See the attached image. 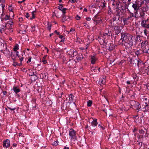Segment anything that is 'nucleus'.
<instances>
[{
    "label": "nucleus",
    "instance_id": "45",
    "mask_svg": "<svg viewBox=\"0 0 149 149\" xmlns=\"http://www.w3.org/2000/svg\"><path fill=\"white\" fill-rule=\"evenodd\" d=\"M31 57H29V58L28 59V60L27 61V63H29L31 61Z\"/></svg>",
    "mask_w": 149,
    "mask_h": 149
},
{
    "label": "nucleus",
    "instance_id": "35",
    "mask_svg": "<svg viewBox=\"0 0 149 149\" xmlns=\"http://www.w3.org/2000/svg\"><path fill=\"white\" fill-rule=\"evenodd\" d=\"M67 10L66 8H63L62 10H61L63 14H65L66 13L65 11Z\"/></svg>",
    "mask_w": 149,
    "mask_h": 149
},
{
    "label": "nucleus",
    "instance_id": "64",
    "mask_svg": "<svg viewBox=\"0 0 149 149\" xmlns=\"http://www.w3.org/2000/svg\"><path fill=\"white\" fill-rule=\"evenodd\" d=\"M63 149H69V148L68 147H65Z\"/></svg>",
    "mask_w": 149,
    "mask_h": 149
},
{
    "label": "nucleus",
    "instance_id": "27",
    "mask_svg": "<svg viewBox=\"0 0 149 149\" xmlns=\"http://www.w3.org/2000/svg\"><path fill=\"white\" fill-rule=\"evenodd\" d=\"M143 31L145 36H146L148 37V35L149 34V32L147 31L146 29H144Z\"/></svg>",
    "mask_w": 149,
    "mask_h": 149
},
{
    "label": "nucleus",
    "instance_id": "42",
    "mask_svg": "<svg viewBox=\"0 0 149 149\" xmlns=\"http://www.w3.org/2000/svg\"><path fill=\"white\" fill-rule=\"evenodd\" d=\"M9 16L8 15H6L5 17L4 18V19L6 21L7 20L9 19Z\"/></svg>",
    "mask_w": 149,
    "mask_h": 149
},
{
    "label": "nucleus",
    "instance_id": "19",
    "mask_svg": "<svg viewBox=\"0 0 149 149\" xmlns=\"http://www.w3.org/2000/svg\"><path fill=\"white\" fill-rule=\"evenodd\" d=\"M77 59L79 61L81 60L83 58V56L81 54H79L77 57Z\"/></svg>",
    "mask_w": 149,
    "mask_h": 149
},
{
    "label": "nucleus",
    "instance_id": "23",
    "mask_svg": "<svg viewBox=\"0 0 149 149\" xmlns=\"http://www.w3.org/2000/svg\"><path fill=\"white\" fill-rule=\"evenodd\" d=\"M18 56L20 62L21 63L24 59V57L22 54L20 55H19Z\"/></svg>",
    "mask_w": 149,
    "mask_h": 149
},
{
    "label": "nucleus",
    "instance_id": "18",
    "mask_svg": "<svg viewBox=\"0 0 149 149\" xmlns=\"http://www.w3.org/2000/svg\"><path fill=\"white\" fill-rule=\"evenodd\" d=\"M97 120L96 118L93 119V121L92 122L91 125L95 127L97 125Z\"/></svg>",
    "mask_w": 149,
    "mask_h": 149
},
{
    "label": "nucleus",
    "instance_id": "13",
    "mask_svg": "<svg viewBox=\"0 0 149 149\" xmlns=\"http://www.w3.org/2000/svg\"><path fill=\"white\" fill-rule=\"evenodd\" d=\"M105 44L106 48L110 51L112 50L115 47L114 45L110 44L105 43Z\"/></svg>",
    "mask_w": 149,
    "mask_h": 149
},
{
    "label": "nucleus",
    "instance_id": "22",
    "mask_svg": "<svg viewBox=\"0 0 149 149\" xmlns=\"http://www.w3.org/2000/svg\"><path fill=\"white\" fill-rule=\"evenodd\" d=\"M19 49V45L18 44H16L14 46L13 49L14 51H16Z\"/></svg>",
    "mask_w": 149,
    "mask_h": 149
},
{
    "label": "nucleus",
    "instance_id": "37",
    "mask_svg": "<svg viewBox=\"0 0 149 149\" xmlns=\"http://www.w3.org/2000/svg\"><path fill=\"white\" fill-rule=\"evenodd\" d=\"M32 28L31 31L32 32H34L35 31V26H32L31 27Z\"/></svg>",
    "mask_w": 149,
    "mask_h": 149
},
{
    "label": "nucleus",
    "instance_id": "44",
    "mask_svg": "<svg viewBox=\"0 0 149 149\" xmlns=\"http://www.w3.org/2000/svg\"><path fill=\"white\" fill-rule=\"evenodd\" d=\"M138 10H135L136 11L134 12L135 15H134V17L135 18H136L137 17L136 16V15L138 14Z\"/></svg>",
    "mask_w": 149,
    "mask_h": 149
},
{
    "label": "nucleus",
    "instance_id": "52",
    "mask_svg": "<svg viewBox=\"0 0 149 149\" xmlns=\"http://www.w3.org/2000/svg\"><path fill=\"white\" fill-rule=\"evenodd\" d=\"M8 10L10 11H12V9L10 6H9L8 7Z\"/></svg>",
    "mask_w": 149,
    "mask_h": 149
},
{
    "label": "nucleus",
    "instance_id": "63",
    "mask_svg": "<svg viewBox=\"0 0 149 149\" xmlns=\"http://www.w3.org/2000/svg\"><path fill=\"white\" fill-rule=\"evenodd\" d=\"M145 28H149V24H146V27Z\"/></svg>",
    "mask_w": 149,
    "mask_h": 149
},
{
    "label": "nucleus",
    "instance_id": "5",
    "mask_svg": "<svg viewBox=\"0 0 149 149\" xmlns=\"http://www.w3.org/2000/svg\"><path fill=\"white\" fill-rule=\"evenodd\" d=\"M148 42L147 40H144L141 43V45L142 49L146 53H149V47L148 44Z\"/></svg>",
    "mask_w": 149,
    "mask_h": 149
},
{
    "label": "nucleus",
    "instance_id": "41",
    "mask_svg": "<svg viewBox=\"0 0 149 149\" xmlns=\"http://www.w3.org/2000/svg\"><path fill=\"white\" fill-rule=\"evenodd\" d=\"M20 64H18L17 62H14L13 65L14 66H16V65H19Z\"/></svg>",
    "mask_w": 149,
    "mask_h": 149
},
{
    "label": "nucleus",
    "instance_id": "14",
    "mask_svg": "<svg viewBox=\"0 0 149 149\" xmlns=\"http://www.w3.org/2000/svg\"><path fill=\"white\" fill-rule=\"evenodd\" d=\"M142 108V110L144 111H147L149 110V105L146 104L145 105H142L141 107Z\"/></svg>",
    "mask_w": 149,
    "mask_h": 149
},
{
    "label": "nucleus",
    "instance_id": "6",
    "mask_svg": "<svg viewBox=\"0 0 149 149\" xmlns=\"http://www.w3.org/2000/svg\"><path fill=\"white\" fill-rule=\"evenodd\" d=\"M69 135L71 138V140L74 141L77 139L76 136V132L73 129H71L69 132Z\"/></svg>",
    "mask_w": 149,
    "mask_h": 149
},
{
    "label": "nucleus",
    "instance_id": "62",
    "mask_svg": "<svg viewBox=\"0 0 149 149\" xmlns=\"http://www.w3.org/2000/svg\"><path fill=\"white\" fill-rule=\"evenodd\" d=\"M45 49L47 50V53H48L49 51L48 49L46 47H45Z\"/></svg>",
    "mask_w": 149,
    "mask_h": 149
},
{
    "label": "nucleus",
    "instance_id": "17",
    "mask_svg": "<svg viewBox=\"0 0 149 149\" xmlns=\"http://www.w3.org/2000/svg\"><path fill=\"white\" fill-rule=\"evenodd\" d=\"M99 82L100 84H105L106 82V77L105 76L103 77L102 78L100 79Z\"/></svg>",
    "mask_w": 149,
    "mask_h": 149
},
{
    "label": "nucleus",
    "instance_id": "36",
    "mask_svg": "<svg viewBox=\"0 0 149 149\" xmlns=\"http://www.w3.org/2000/svg\"><path fill=\"white\" fill-rule=\"evenodd\" d=\"M47 29L48 30H50L51 29V25L50 24H48Z\"/></svg>",
    "mask_w": 149,
    "mask_h": 149
},
{
    "label": "nucleus",
    "instance_id": "20",
    "mask_svg": "<svg viewBox=\"0 0 149 149\" xmlns=\"http://www.w3.org/2000/svg\"><path fill=\"white\" fill-rule=\"evenodd\" d=\"M128 10L130 12V15L127 17V18L126 19V20H128L130 18L134 17V14L133 13L131 12L129 10Z\"/></svg>",
    "mask_w": 149,
    "mask_h": 149
},
{
    "label": "nucleus",
    "instance_id": "59",
    "mask_svg": "<svg viewBox=\"0 0 149 149\" xmlns=\"http://www.w3.org/2000/svg\"><path fill=\"white\" fill-rule=\"evenodd\" d=\"M5 0H0V2H2L4 3L5 2Z\"/></svg>",
    "mask_w": 149,
    "mask_h": 149
},
{
    "label": "nucleus",
    "instance_id": "24",
    "mask_svg": "<svg viewBox=\"0 0 149 149\" xmlns=\"http://www.w3.org/2000/svg\"><path fill=\"white\" fill-rule=\"evenodd\" d=\"M143 100L146 101V102H145V104L149 105V98H144Z\"/></svg>",
    "mask_w": 149,
    "mask_h": 149
},
{
    "label": "nucleus",
    "instance_id": "31",
    "mask_svg": "<svg viewBox=\"0 0 149 149\" xmlns=\"http://www.w3.org/2000/svg\"><path fill=\"white\" fill-rule=\"evenodd\" d=\"M45 57L46 56H44L42 60V62L44 64H46L47 63V60L45 59Z\"/></svg>",
    "mask_w": 149,
    "mask_h": 149
},
{
    "label": "nucleus",
    "instance_id": "3",
    "mask_svg": "<svg viewBox=\"0 0 149 149\" xmlns=\"http://www.w3.org/2000/svg\"><path fill=\"white\" fill-rule=\"evenodd\" d=\"M3 40H0V52L5 54L6 56H10L11 52L7 49V45L3 43Z\"/></svg>",
    "mask_w": 149,
    "mask_h": 149
},
{
    "label": "nucleus",
    "instance_id": "16",
    "mask_svg": "<svg viewBox=\"0 0 149 149\" xmlns=\"http://www.w3.org/2000/svg\"><path fill=\"white\" fill-rule=\"evenodd\" d=\"M114 30L116 34H118L120 32V27L118 26H115L114 27Z\"/></svg>",
    "mask_w": 149,
    "mask_h": 149
},
{
    "label": "nucleus",
    "instance_id": "8",
    "mask_svg": "<svg viewBox=\"0 0 149 149\" xmlns=\"http://www.w3.org/2000/svg\"><path fill=\"white\" fill-rule=\"evenodd\" d=\"M68 54L71 57L76 56L77 53L76 50H74L73 49H70L67 52Z\"/></svg>",
    "mask_w": 149,
    "mask_h": 149
},
{
    "label": "nucleus",
    "instance_id": "53",
    "mask_svg": "<svg viewBox=\"0 0 149 149\" xmlns=\"http://www.w3.org/2000/svg\"><path fill=\"white\" fill-rule=\"evenodd\" d=\"M2 10H3L5 7V5L3 4H1Z\"/></svg>",
    "mask_w": 149,
    "mask_h": 149
},
{
    "label": "nucleus",
    "instance_id": "26",
    "mask_svg": "<svg viewBox=\"0 0 149 149\" xmlns=\"http://www.w3.org/2000/svg\"><path fill=\"white\" fill-rule=\"evenodd\" d=\"M146 21L143 20L141 23V25L143 27L145 28L146 27Z\"/></svg>",
    "mask_w": 149,
    "mask_h": 149
},
{
    "label": "nucleus",
    "instance_id": "38",
    "mask_svg": "<svg viewBox=\"0 0 149 149\" xmlns=\"http://www.w3.org/2000/svg\"><path fill=\"white\" fill-rule=\"evenodd\" d=\"M107 2H104H104L102 3V6L103 8H104L106 6V4Z\"/></svg>",
    "mask_w": 149,
    "mask_h": 149
},
{
    "label": "nucleus",
    "instance_id": "60",
    "mask_svg": "<svg viewBox=\"0 0 149 149\" xmlns=\"http://www.w3.org/2000/svg\"><path fill=\"white\" fill-rule=\"evenodd\" d=\"M127 84H131L130 81H127Z\"/></svg>",
    "mask_w": 149,
    "mask_h": 149
},
{
    "label": "nucleus",
    "instance_id": "11",
    "mask_svg": "<svg viewBox=\"0 0 149 149\" xmlns=\"http://www.w3.org/2000/svg\"><path fill=\"white\" fill-rule=\"evenodd\" d=\"M10 146V141L9 140L7 139L4 141L3 146L4 147L7 148L9 147Z\"/></svg>",
    "mask_w": 149,
    "mask_h": 149
},
{
    "label": "nucleus",
    "instance_id": "9",
    "mask_svg": "<svg viewBox=\"0 0 149 149\" xmlns=\"http://www.w3.org/2000/svg\"><path fill=\"white\" fill-rule=\"evenodd\" d=\"M13 22L12 21H8V23L6 24L5 27L6 29H11L12 28Z\"/></svg>",
    "mask_w": 149,
    "mask_h": 149
},
{
    "label": "nucleus",
    "instance_id": "34",
    "mask_svg": "<svg viewBox=\"0 0 149 149\" xmlns=\"http://www.w3.org/2000/svg\"><path fill=\"white\" fill-rule=\"evenodd\" d=\"M58 141H56L53 142L52 144L53 145L56 146L58 144Z\"/></svg>",
    "mask_w": 149,
    "mask_h": 149
},
{
    "label": "nucleus",
    "instance_id": "21",
    "mask_svg": "<svg viewBox=\"0 0 149 149\" xmlns=\"http://www.w3.org/2000/svg\"><path fill=\"white\" fill-rule=\"evenodd\" d=\"M13 90L16 94L20 91V89L16 87H14Z\"/></svg>",
    "mask_w": 149,
    "mask_h": 149
},
{
    "label": "nucleus",
    "instance_id": "40",
    "mask_svg": "<svg viewBox=\"0 0 149 149\" xmlns=\"http://www.w3.org/2000/svg\"><path fill=\"white\" fill-rule=\"evenodd\" d=\"M10 56L12 58L13 60H14L15 59V57L14 56V55L13 54L12 52H11V54H10Z\"/></svg>",
    "mask_w": 149,
    "mask_h": 149
},
{
    "label": "nucleus",
    "instance_id": "47",
    "mask_svg": "<svg viewBox=\"0 0 149 149\" xmlns=\"http://www.w3.org/2000/svg\"><path fill=\"white\" fill-rule=\"evenodd\" d=\"M76 19L77 20H79L80 19V17H79V16H78V15H77L76 17Z\"/></svg>",
    "mask_w": 149,
    "mask_h": 149
},
{
    "label": "nucleus",
    "instance_id": "57",
    "mask_svg": "<svg viewBox=\"0 0 149 149\" xmlns=\"http://www.w3.org/2000/svg\"><path fill=\"white\" fill-rule=\"evenodd\" d=\"M54 33H57L58 35L59 33V32H57L56 30H55L54 31Z\"/></svg>",
    "mask_w": 149,
    "mask_h": 149
},
{
    "label": "nucleus",
    "instance_id": "29",
    "mask_svg": "<svg viewBox=\"0 0 149 149\" xmlns=\"http://www.w3.org/2000/svg\"><path fill=\"white\" fill-rule=\"evenodd\" d=\"M140 16L142 17H144L145 15V12L141 11L140 12Z\"/></svg>",
    "mask_w": 149,
    "mask_h": 149
},
{
    "label": "nucleus",
    "instance_id": "7",
    "mask_svg": "<svg viewBox=\"0 0 149 149\" xmlns=\"http://www.w3.org/2000/svg\"><path fill=\"white\" fill-rule=\"evenodd\" d=\"M144 64H145V66H140V67L139 68V71L142 73H143V74L146 73L148 74L149 71V69L148 68V67L146 66L145 63H144Z\"/></svg>",
    "mask_w": 149,
    "mask_h": 149
},
{
    "label": "nucleus",
    "instance_id": "4",
    "mask_svg": "<svg viewBox=\"0 0 149 149\" xmlns=\"http://www.w3.org/2000/svg\"><path fill=\"white\" fill-rule=\"evenodd\" d=\"M143 3V0H136L132 3V7L134 10H138Z\"/></svg>",
    "mask_w": 149,
    "mask_h": 149
},
{
    "label": "nucleus",
    "instance_id": "54",
    "mask_svg": "<svg viewBox=\"0 0 149 149\" xmlns=\"http://www.w3.org/2000/svg\"><path fill=\"white\" fill-rule=\"evenodd\" d=\"M112 13V12L111 10V8H109V14H111Z\"/></svg>",
    "mask_w": 149,
    "mask_h": 149
},
{
    "label": "nucleus",
    "instance_id": "15",
    "mask_svg": "<svg viewBox=\"0 0 149 149\" xmlns=\"http://www.w3.org/2000/svg\"><path fill=\"white\" fill-rule=\"evenodd\" d=\"M97 60V58L96 57L94 56H91V61L92 64H94Z\"/></svg>",
    "mask_w": 149,
    "mask_h": 149
},
{
    "label": "nucleus",
    "instance_id": "28",
    "mask_svg": "<svg viewBox=\"0 0 149 149\" xmlns=\"http://www.w3.org/2000/svg\"><path fill=\"white\" fill-rule=\"evenodd\" d=\"M141 9L142 12H146L147 10V8L146 7H143Z\"/></svg>",
    "mask_w": 149,
    "mask_h": 149
},
{
    "label": "nucleus",
    "instance_id": "43",
    "mask_svg": "<svg viewBox=\"0 0 149 149\" xmlns=\"http://www.w3.org/2000/svg\"><path fill=\"white\" fill-rule=\"evenodd\" d=\"M9 109H10L11 111H14L16 109L15 108H11L10 107H8V108Z\"/></svg>",
    "mask_w": 149,
    "mask_h": 149
},
{
    "label": "nucleus",
    "instance_id": "32",
    "mask_svg": "<svg viewBox=\"0 0 149 149\" xmlns=\"http://www.w3.org/2000/svg\"><path fill=\"white\" fill-rule=\"evenodd\" d=\"M92 104V101L91 100H89L87 102V106L88 107H90Z\"/></svg>",
    "mask_w": 149,
    "mask_h": 149
},
{
    "label": "nucleus",
    "instance_id": "10",
    "mask_svg": "<svg viewBox=\"0 0 149 149\" xmlns=\"http://www.w3.org/2000/svg\"><path fill=\"white\" fill-rule=\"evenodd\" d=\"M134 52L136 55L138 57L139 56L141 55L144 53H145V52H144V50L143 49L142 50L139 49V50H135Z\"/></svg>",
    "mask_w": 149,
    "mask_h": 149
},
{
    "label": "nucleus",
    "instance_id": "1",
    "mask_svg": "<svg viewBox=\"0 0 149 149\" xmlns=\"http://www.w3.org/2000/svg\"><path fill=\"white\" fill-rule=\"evenodd\" d=\"M121 38L120 40L123 42V44H124L126 47L125 49V51L127 50V48H130L133 45V39H134L135 37L127 33H121Z\"/></svg>",
    "mask_w": 149,
    "mask_h": 149
},
{
    "label": "nucleus",
    "instance_id": "30",
    "mask_svg": "<svg viewBox=\"0 0 149 149\" xmlns=\"http://www.w3.org/2000/svg\"><path fill=\"white\" fill-rule=\"evenodd\" d=\"M37 73L36 72H33L32 73H30L29 74V76H35L36 77H37Z\"/></svg>",
    "mask_w": 149,
    "mask_h": 149
},
{
    "label": "nucleus",
    "instance_id": "33",
    "mask_svg": "<svg viewBox=\"0 0 149 149\" xmlns=\"http://www.w3.org/2000/svg\"><path fill=\"white\" fill-rule=\"evenodd\" d=\"M32 17H31L30 19L31 20H32L33 19H34L35 17V14H34V11H33L32 12Z\"/></svg>",
    "mask_w": 149,
    "mask_h": 149
},
{
    "label": "nucleus",
    "instance_id": "51",
    "mask_svg": "<svg viewBox=\"0 0 149 149\" xmlns=\"http://www.w3.org/2000/svg\"><path fill=\"white\" fill-rule=\"evenodd\" d=\"M86 19L88 21H90L91 20V18L89 17H87L86 18Z\"/></svg>",
    "mask_w": 149,
    "mask_h": 149
},
{
    "label": "nucleus",
    "instance_id": "12",
    "mask_svg": "<svg viewBox=\"0 0 149 149\" xmlns=\"http://www.w3.org/2000/svg\"><path fill=\"white\" fill-rule=\"evenodd\" d=\"M74 96L72 94L70 95L69 96V101L68 103L70 104L73 103L74 104H75V102L74 101Z\"/></svg>",
    "mask_w": 149,
    "mask_h": 149
},
{
    "label": "nucleus",
    "instance_id": "50",
    "mask_svg": "<svg viewBox=\"0 0 149 149\" xmlns=\"http://www.w3.org/2000/svg\"><path fill=\"white\" fill-rule=\"evenodd\" d=\"M6 29L5 28V26L4 27V28H2V29H1L0 28V31L2 32V30H6Z\"/></svg>",
    "mask_w": 149,
    "mask_h": 149
},
{
    "label": "nucleus",
    "instance_id": "61",
    "mask_svg": "<svg viewBox=\"0 0 149 149\" xmlns=\"http://www.w3.org/2000/svg\"><path fill=\"white\" fill-rule=\"evenodd\" d=\"M75 0H71V2L72 3H74L75 2Z\"/></svg>",
    "mask_w": 149,
    "mask_h": 149
},
{
    "label": "nucleus",
    "instance_id": "39",
    "mask_svg": "<svg viewBox=\"0 0 149 149\" xmlns=\"http://www.w3.org/2000/svg\"><path fill=\"white\" fill-rule=\"evenodd\" d=\"M63 6L62 5V4H60L59 5V6H58V8L59 10H61L62 9H63Z\"/></svg>",
    "mask_w": 149,
    "mask_h": 149
},
{
    "label": "nucleus",
    "instance_id": "56",
    "mask_svg": "<svg viewBox=\"0 0 149 149\" xmlns=\"http://www.w3.org/2000/svg\"><path fill=\"white\" fill-rule=\"evenodd\" d=\"M144 132V131L143 130H141L140 131V133L141 134H143Z\"/></svg>",
    "mask_w": 149,
    "mask_h": 149
},
{
    "label": "nucleus",
    "instance_id": "46",
    "mask_svg": "<svg viewBox=\"0 0 149 149\" xmlns=\"http://www.w3.org/2000/svg\"><path fill=\"white\" fill-rule=\"evenodd\" d=\"M98 127H100L101 129L102 130H104V128L100 124L98 125Z\"/></svg>",
    "mask_w": 149,
    "mask_h": 149
},
{
    "label": "nucleus",
    "instance_id": "58",
    "mask_svg": "<svg viewBox=\"0 0 149 149\" xmlns=\"http://www.w3.org/2000/svg\"><path fill=\"white\" fill-rule=\"evenodd\" d=\"M59 38L62 39L63 38V36L62 35H60Z\"/></svg>",
    "mask_w": 149,
    "mask_h": 149
},
{
    "label": "nucleus",
    "instance_id": "55",
    "mask_svg": "<svg viewBox=\"0 0 149 149\" xmlns=\"http://www.w3.org/2000/svg\"><path fill=\"white\" fill-rule=\"evenodd\" d=\"M74 29H71L70 31H69V32H72V31H73L74 32Z\"/></svg>",
    "mask_w": 149,
    "mask_h": 149
},
{
    "label": "nucleus",
    "instance_id": "25",
    "mask_svg": "<svg viewBox=\"0 0 149 149\" xmlns=\"http://www.w3.org/2000/svg\"><path fill=\"white\" fill-rule=\"evenodd\" d=\"M104 36H108L110 35L109 34V31L108 30H106L104 33Z\"/></svg>",
    "mask_w": 149,
    "mask_h": 149
},
{
    "label": "nucleus",
    "instance_id": "2",
    "mask_svg": "<svg viewBox=\"0 0 149 149\" xmlns=\"http://www.w3.org/2000/svg\"><path fill=\"white\" fill-rule=\"evenodd\" d=\"M128 61L130 64L133 67H135L136 65V64L138 68L140 67V66H145V64L143 63L139 57H137L136 58L135 57L131 58L129 57L128 58Z\"/></svg>",
    "mask_w": 149,
    "mask_h": 149
},
{
    "label": "nucleus",
    "instance_id": "49",
    "mask_svg": "<svg viewBox=\"0 0 149 149\" xmlns=\"http://www.w3.org/2000/svg\"><path fill=\"white\" fill-rule=\"evenodd\" d=\"M25 16L26 18H28L29 16V14L28 13H26Z\"/></svg>",
    "mask_w": 149,
    "mask_h": 149
},
{
    "label": "nucleus",
    "instance_id": "48",
    "mask_svg": "<svg viewBox=\"0 0 149 149\" xmlns=\"http://www.w3.org/2000/svg\"><path fill=\"white\" fill-rule=\"evenodd\" d=\"M136 34H141L142 33V32L141 31H139L138 32H137V30H136Z\"/></svg>",
    "mask_w": 149,
    "mask_h": 149
}]
</instances>
